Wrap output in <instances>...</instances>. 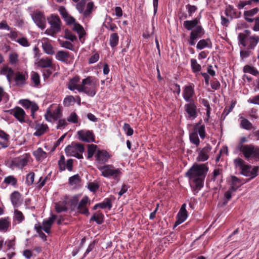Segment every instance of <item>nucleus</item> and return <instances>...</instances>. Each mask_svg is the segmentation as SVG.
<instances>
[{
    "label": "nucleus",
    "mask_w": 259,
    "mask_h": 259,
    "mask_svg": "<svg viewBox=\"0 0 259 259\" xmlns=\"http://www.w3.org/2000/svg\"><path fill=\"white\" fill-rule=\"evenodd\" d=\"M72 29L73 30L77 32V33H78V34L79 35V38L80 41L82 43H83L84 40L83 36L84 35L85 32H84V30L82 26H81L78 23H75L73 25V27Z\"/></svg>",
    "instance_id": "nucleus-37"
},
{
    "label": "nucleus",
    "mask_w": 259,
    "mask_h": 259,
    "mask_svg": "<svg viewBox=\"0 0 259 259\" xmlns=\"http://www.w3.org/2000/svg\"><path fill=\"white\" fill-rule=\"evenodd\" d=\"M123 129L127 136H131L133 135L134 131L129 124L125 123L123 126Z\"/></svg>",
    "instance_id": "nucleus-57"
},
{
    "label": "nucleus",
    "mask_w": 259,
    "mask_h": 259,
    "mask_svg": "<svg viewBox=\"0 0 259 259\" xmlns=\"http://www.w3.org/2000/svg\"><path fill=\"white\" fill-rule=\"evenodd\" d=\"M98 169L101 172L102 176L107 178H112L118 182L122 174L121 169L116 168L112 164H104L97 166Z\"/></svg>",
    "instance_id": "nucleus-3"
},
{
    "label": "nucleus",
    "mask_w": 259,
    "mask_h": 259,
    "mask_svg": "<svg viewBox=\"0 0 259 259\" xmlns=\"http://www.w3.org/2000/svg\"><path fill=\"white\" fill-rule=\"evenodd\" d=\"M191 66L192 71L195 73L199 72L201 69V65L197 63V60L195 59L191 60Z\"/></svg>",
    "instance_id": "nucleus-47"
},
{
    "label": "nucleus",
    "mask_w": 259,
    "mask_h": 259,
    "mask_svg": "<svg viewBox=\"0 0 259 259\" xmlns=\"http://www.w3.org/2000/svg\"><path fill=\"white\" fill-rule=\"evenodd\" d=\"M248 103L259 105V94L249 98L247 100Z\"/></svg>",
    "instance_id": "nucleus-64"
},
{
    "label": "nucleus",
    "mask_w": 259,
    "mask_h": 259,
    "mask_svg": "<svg viewBox=\"0 0 259 259\" xmlns=\"http://www.w3.org/2000/svg\"><path fill=\"white\" fill-rule=\"evenodd\" d=\"M242 127L247 130H251L252 128V123L247 119L244 118L241 121Z\"/></svg>",
    "instance_id": "nucleus-52"
},
{
    "label": "nucleus",
    "mask_w": 259,
    "mask_h": 259,
    "mask_svg": "<svg viewBox=\"0 0 259 259\" xmlns=\"http://www.w3.org/2000/svg\"><path fill=\"white\" fill-rule=\"evenodd\" d=\"M100 149L98 148L97 146L94 144H91L88 145V158H92L93 155H96V153Z\"/></svg>",
    "instance_id": "nucleus-42"
},
{
    "label": "nucleus",
    "mask_w": 259,
    "mask_h": 259,
    "mask_svg": "<svg viewBox=\"0 0 259 259\" xmlns=\"http://www.w3.org/2000/svg\"><path fill=\"white\" fill-rule=\"evenodd\" d=\"M186 204H183L177 214V221L176 222V225H178L184 222L187 218L188 214L187 211L186 209Z\"/></svg>",
    "instance_id": "nucleus-28"
},
{
    "label": "nucleus",
    "mask_w": 259,
    "mask_h": 259,
    "mask_svg": "<svg viewBox=\"0 0 259 259\" xmlns=\"http://www.w3.org/2000/svg\"><path fill=\"white\" fill-rule=\"evenodd\" d=\"M31 18L36 25L41 29H44L46 26V21L44 14L35 11L31 14Z\"/></svg>",
    "instance_id": "nucleus-13"
},
{
    "label": "nucleus",
    "mask_w": 259,
    "mask_h": 259,
    "mask_svg": "<svg viewBox=\"0 0 259 259\" xmlns=\"http://www.w3.org/2000/svg\"><path fill=\"white\" fill-rule=\"evenodd\" d=\"M97 80L93 76H88L82 80L81 92L84 93L89 96H94L97 92Z\"/></svg>",
    "instance_id": "nucleus-5"
},
{
    "label": "nucleus",
    "mask_w": 259,
    "mask_h": 259,
    "mask_svg": "<svg viewBox=\"0 0 259 259\" xmlns=\"http://www.w3.org/2000/svg\"><path fill=\"white\" fill-rule=\"evenodd\" d=\"M35 174L34 172H30L27 175L26 182L28 185H32L34 180Z\"/></svg>",
    "instance_id": "nucleus-62"
},
{
    "label": "nucleus",
    "mask_w": 259,
    "mask_h": 259,
    "mask_svg": "<svg viewBox=\"0 0 259 259\" xmlns=\"http://www.w3.org/2000/svg\"><path fill=\"white\" fill-rule=\"evenodd\" d=\"M111 207L112 204L110 200L108 198H107L102 202L95 204L93 207V209L96 210L98 208H100L102 209L108 208V209H110Z\"/></svg>",
    "instance_id": "nucleus-40"
},
{
    "label": "nucleus",
    "mask_w": 259,
    "mask_h": 259,
    "mask_svg": "<svg viewBox=\"0 0 259 259\" xmlns=\"http://www.w3.org/2000/svg\"><path fill=\"white\" fill-rule=\"evenodd\" d=\"M10 136L0 130V145L2 148H5L8 147L9 143Z\"/></svg>",
    "instance_id": "nucleus-35"
},
{
    "label": "nucleus",
    "mask_w": 259,
    "mask_h": 259,
    "mask_svg": "<svg viewBox=\"0 0 259 259\" xmlns=\"http://www.w3.org/2000/svg\"><path fill=\"white\" fill-rule=\"evenodd\" d=\"M110 45L112 48L116 47L118 44L119 37L116 33H112L110 36Z\"/></svg>",
    "instance_id": "nucleus-45"
},
{
    "label": "nucleus",
    "mask_w": 259,
    "mask_h": 259,
    "mask_svg": "<svg viewBox=\"0 0 259 259\" xmlns=\"http://www.w3.org/2000/svg\"><path fill=\"white\" fill-rule=\"evenodd\" d=\"M19 103L26 109H30L31 116L33 119L35 118L34 113L38 109V106L36 103L28 99H22L19 101Z\"/></svg>",
    "instance_id": "nucleus-17"
},
{
    "label": "nucleus",
    "mask_w": 259,
    "mask_h": 259,
    "mask_svg": "<svg viewBox=\"0 0 259 259\" xmlns=\"http://www.w3.org/2000/svg\"><path fill=\"white\" fill-rule=\"evenodd\" d=\"M204 34V30L201 25L197 26L195 29H193L190 34V38L188 42L190 46H194L196 40L199 38L202 37Z\"/></svg>",
    "instance_id": "nucleus-12"
},
{
    "label": "nucleus",
    "mask_w": 259,
    "mask_h": 259,
    "mask_svg": "<svg viewBox=\"0 0 259 259\" xmlns=\"http://www.w3.org/2000/svg\"><path fill=\"white\" fill-rule=\"evenodd\" d=\"M65 153L68 156H74L78 159L83 158L82 153L84 151V148L81 144L77 143H72L66 147Z\"/></svg>",
    "instance_id": "nucleus-10"
},
{
    "label": "nucleus",
    "mask_w": 259,
    "mask_h": 259,
    "mask_svg": "<svg viewBox=\"0 0 259 259\" xmlns=\"http://www.w3.org/2000/svg\"><path fill=\"white\" fill-rule=\"evenodd\" d=\"M58 165L61 170H64L67 169L68 170L71 171L72 170L73 160L69 159L65 161V157L61 155L58 161Z\"/></svg>",
    "instance_id": "nucleus-23"
},
{
    "label": "nucleus",
    "mask_w": 259,
    "mask_h": 259,
    "mask_svg": "<svg viewBox=\"0 0 259 259\" xmlns=\"http://www.w3.org/2000/svg\"><path fill=\"white\" fill-rule=\"evenodd\" d=\"M44 51L48 55H53L55 53L53 47L51 44V40L46 37H43L39 40Z\"/></svg>",
    "instance_id": "nucleus-25"
},
{
    "label": "nucleus",
    "mask_w": 259,
    "mask_h": 259,
    "mask_svg": "<svg viewBox=\"0 0 259 259\" xmlns=\"http://www.w3.org/2000/svg\"><path fill=\"white\" fill-rule=\"evenodd\" d=\"M258 9L257 8H253L251 10L246 11L244 12V16H253L254 15L257 13Z\"/></svg>",
    "instance_id": "nucleus-60"
},
{
    "label": "nucleus",
    "mask_w": 259,
    "mask_h": 259,
    "mask_svg": "<svg viewBox=\"0 0 259 259\" xmlns=\"http://www.w3.org/2000/svg\"><path fill=\"white\" fill-rule=\"evenodd\" d=\"M29 158L30 156L27 154L16 157L12 160V166L13 168H22L27 164Z\"/></svg>",
    "instance_id": "nucleus-15"
},
{
    "label": "nucleus",
    "mask_w": 259,
    "mask_h": 259,
    "mask_svg": "<svg viewBox=\"0 0 259 259\" xmlns=\"http://www.w3.org/2000/svg\"><path fill=\"white\" fill-rule=\"evenodd\" d=\"M0 73L2 75H6L9 82L11 81L13 76L15 75L13 70L7 66L3 67L0 70Z\"/></svg>",
    "instance_id": "nucleus-39"
},
{
    "label": "nucleus",
    "mask_w": 259,
    "mask_h": 259,
    "mask_svg": "<svg viewBox=\"0 0 259 259\" xmlns=\"http://www.w3.org/2000/svg\"><path fill=\"white\" fill-rule=\"evenodd\" d=\"M30 122L29 125L34 128L35 132L34 133L33 135L36 137L44 135L48 130V127L47 124H42L40 123H36L35 125L31 124Z\"/></svg>",
    "instance_id": "nucleus-24"
},
{
    "label": "nucleus",
    "mask_w": 259,
    "mask_h": 259,
    "mask_svg": "<svg viewBox=\"0 0 259 259\" xmlns=\"http://www.w3.org/2000/svg\"><path fill=\"white\" fill-rule=\"evenodd\" d=\"M198 133L201 139H204L206 136L205 126L204 124H201L200 122L194 125L193 130L189 134L190 142L196 146H198L200 142L198 136Z\"/></svg>",
    "instance_id": "nucleus-6"
},
{
    "label": "nucleus",
    "mask_w": 259,
    "mask_h": 259,
    "mask_svg": "<svg viewBox=\"0 0 259 259\" xmlns=\"http://www.w3.org/2000/svg\"><path fill=\"white\" fill-rule=\"evenodd\" d=\"M104 215L99 211H97L91 218V221H95L98 224H101L103 222Z\"/></svg>",
    "instance_id": "nucleus-43"
},
{
    "label": "nucleus",
    "mask_w": 259,
    "mask_h": 259,
    "mask_svg": "<svg viewBox=\"0 0 259 259\" xmlns=\"http://www.w3.org/2000/svg\"><path fill=\"white\" fill-rule=\"evenodd\" d=\"M86 4L85 0H80L79 2L77 3L76 5V9L80 14H83L84 12V9Z\"/></svg>",
    "instance_id": "nucleus-51"
},
{
    "label": "nucleus",
    "mask_w": 259,
    "mask_h": 259,
    "mask_svg": "<svg viewBox=\"0 0 259 259\" xmlns=\"http://www.w3.org/2000/svg\"><path fill=\"white\" fill-rule=\"evenodd\" d=\"M94 7V3L92 2H89L87 4L85 10L83 12V16L85 17H88L92 13Z\"/></svg>",
    "instance_id": "nucleus-49"
},
{
    "label": "nucleus",
    "mask_w": 259,
    "mask_h": 259,
    "mask_svg": "<svg viewBox=\"0 0 259 259\" xmlns=\"http://www.w3.org/2000/svg\"><path fill=\"white\" fill-rule=\"evenodd\" d=\"M211 46L212 44L210 39H203L198 42L196 45V48L198 50H202L205 48H211Z\"/></svg>",
    "instance_id": "nucleus-38"
},
{
    "label": "nucleus",
    "mask_w": 259,
    "mask_h": 259,
    "mask_svg": "<svg viewBox=\"0 0 259 259\" xmlns=\"http://www.w3.org/2000/svg\"><path fill=\"white\" fill-rule=\"evenodd\" d=\"M9 61L11 64L16 65L18 61V55L16 53H11L9 55Z\"/></svg>",
    "instance_id": "nucleus-53"
},
{
    "label": "nucleus",
    "mask_w": 259,
    "mask_h": 259,
    "mask_svg": "<svg viewBox=\"0 0 259 259\" xmlns=\"http://www.w3.org/2000/svg\"><path fill=\"white\" fill-rule=\"evenodd\" d=\"M61 46L65 48L66 49H67L68 50L74 51V47L73 45L69 41H63L61 43Z\"/></svg>",
    "instance_id": "nucleus-59"
},
{
    "label": "nucleus",
    "mask_w": 259,
    "mask_h": 259,
    "mask_svg": "<svg viewBox=\"0 0 259 259\" xmlns=\"http://www.w3.org/2000/svg\"><path fill=\"white\" fill-rule=\"evenodd\" d=\"M24 219L23 213L18 210L14 211V220L18 223L21 222Z\"/></svg>",
    "instance_id": "nucleus-54"
},
{
    "label": "nucleus",
    "mask_w": 259,
    "mask_h": 259,
    "mask_svg": "<svg viewBox=\"0 0 259 259\" xmlns=\"http://www.w3.org/2000/svg\"><path fill=\"white\" fill-rule=\"evenodd\" d=\"M243 71L245 73H249L253 75H257L259 73L258 71L256 68L248 65H246L244 66L243 67Z\"/></svg>",
    "instance_id": "nucleus-46"
},
{
    "label": "nucleus",
    "mask_w": 259,
    "mask_h": 259,
    "mask_svg": "<svg viewBox=\"0 0 259 259\" xmlns=\"http://www.w3.org/2000/svg\"><path fill=\"white\" fill-rule=\"evenodd\" d=\"M67 121L73 123L78 122V116L75 112H72L67 118Z\"/></svg>",
    "instance_id": "nucleus-56"
},
{
    "label": "nucleus",
    "mask_w": 259,
    "mask_h": 259,
    "mask_svg": "<svg viewBox=\"0 0 259 259\" xmlns=\"http://www.w3.org/2000/svg\"><path fill=\"white\" fill-rule=\"evenodd\" d=\"M10 113L20 123L26 122L27 115L25 111L22 108L15 107L11 110Z\"/></svg>",
    "instance_id": "nucleus-18"
},
{
    "label": "nucleus",
    "mask_w": 259,
    "mask_h": 259,
    "mask_svg": "<svg viewBox=\"0 0 259 259\" xmlns=\"http://www.w3.org/2000/svg\"><path fill=\"white\" fill-rule=\"evenodd\" d=\"M35 64L41 68H50L52 69L55 70L57 67H59L58 65L53 63V60L48 57H42Z\"/></svg>",
    "instance_id": "nucleus-20"
},
{
    "label": "nucleus",
    "mask_w": 259,
    "mask_h": 259,
    "mask_svg": "<svg viewBox=\"0 0 259 259\" xmlns=\"http://www.w3.org/2000/svg\"><path fill=\"white\" fill-rule=\"evenodd\" d=\"M238 39L240 44L248 50H253L259 42L258 36H247L244 34H239Z\"/></svg>",
    "instance_id": "nucleus-9"
},
{
    "label": "nucleus",
    "mask_w": 259,
    "mask_h": 259,
    "mask_svg": "<svg viewBox=\"0 0 259 259\" xmlns=\"http://www.w3.org/2000/svg\"><path fill=\"white\" fill-rule=\"evenodd\" d=\"M211 149L212 147L209 144H207L203 148L200 149L198 152L197 160L200 161H205L207 160L209 158Z\"/></svg>",
    "instance_id": "nucleus-21"
},
{
    "label": "nucleus",
    "mask_w": 259,
    "mask_h": 259,
    "mask_svg": "<svg viewBox=\"0 0 259 259\" xmlns=\"http://www.w3.org/2000/svg\"><path fill=\"white\" fill-rule=\"evenodd\" d=\"M75 102V99L72 96H67L63 101V104L65 106H70Z\"/></svg>",
    "instance_id": "nucleus-48"
},
{
    "label": "nucleus",
    "mask_w": 259,
    "mask_h": 259,
    "mask_svg": "<svg viewBox=\"0 0 259 259\" xmlns=\"http://www.w3.org/2000/svg\"><path fill=\"white\" fill-rule=\"evenodd\" d=\"M80 78L76 76L70 79L68 83V88L72 91L77 90L78 92L81 93L80 89H81V83L79 84Z\"/></svg>",
    "instance_id": "nucleus-27"
},
{
    "label": "nucleus",
    "mask_w": 259,
    "mask_h": 259,
    "mask_svg": "<svg viewBox=\"0 0 259 259\" xmlns=\"http://www.w3.org/2000/svg\"><path fill=\"white\" fill-rule=\"evenodd\" d=\"M234 163L236 167H239L241 170L240 174L246 176L250 177L246 182H249L251 179L255 178L258 175V167L254 166L252 167L250 164H246L245 162L241 158H237L234 160Z\"/></svg>",
    "instance_id": "nucleus-2"
},
{
    "label": "nucleus",
    "mask_w": 259,
    "mask_h": 259,
    "mask_svg": "<svg viewBox=\"0 0 259 259\" xmlns=\"http://www.w3.org/2000/svg\"><path fill=\"white\" fill-rule=\"evenodd\" d=\"M56 219V216L52 215L51 217L48 218L47 220H44L42 222L41 230H43L47 233L50 232V229L52 225Z\"/></svg>",
    "instance_id": "nucleus-29"
},
{
    "label": "nucleus",
    "mask_w": 259,
    "mask_h": 259,
    "mask_svg": "<svg viewBox=\"0 0 259 259\" xmlns=\"http://www.w3.org/2000/svg\"><path fill=\"white\" fill-rule=\"evenodd\" d=\"M80 181V177L77 174L71 177L69 179V183L71 185H75L79 184Z\"/></svg>",
    "instance_id": "nucleus-55"
},
{
    "label": "nucleus",
    "mask_w": 259,
    "mask_h": 259,
    "mask_svg": "<svg viewBox=\"0 0 259 259\" xmlns=\"http://www.w3.org/2000/svg\"><path fill=\"white\" fill-rule=\"evenodd\" d=\"M242 180L235 176H232L230 183L231 190L232 191H236L242 184L246 182V181L242 182Z\"/></svg>",
    "instance_id": "nucleus-32"
},
{
    "label": "nucleus",
    "mask_w": 259,
    "mask_h": 259,
    "mask_svg": "<svg viewBox=\"0 0 259 259\" xmlns=\"http://www.w3.org/2000/svg\"><path fill=\"white\" fill-rule=\"evenodd\" d=\"M33 153L37 160H42L47 157V153L43 151L41 148H38Z\"/></svg>",
    "instance_id": "nucleus-41"
},
{
    "label": "nucleus",
    "mask_w": 259,
    "mask_h": 259,
    "mask_svg": "<svg viewBox=\"0 0 259 259\" xmlns=\"http://www.w3.org/2000/svg\"><path fill=\"white\" fill-rule=\"evenodd\" d=\"M11 226V221L9 218L0 219V232H6Z\"/></svg>",
    "instance_id": "nucleus-34"
},
{
    "label": "nucleus",
    "mask_w": 259,
    "mask_h": 259,
    "mask_svg": "<svg viewBox=\"0 0 259 259\" xmlns=\"http://www.w3.org/2000/svg\"><path fill=\"white\" fill-rule=\"evenodd\" d=\"M208 170L205 164H195L186 172V176L188 177L190 187L193 191L197 192L202 188Z\"/></svg>",
    "instance_id": "nucleus-1"
},
{
    "label": "nucleus",
    "mask_w": 259,
    "mask_h": 259,
    "mask_svg": "<svg viewBox=\"0 0 259 259\" xmlns=\"http://www.w3.org/2000/svg\"><path fill=\"white\" fill-rule=\"evenodd\" d=\"M111 155L109 153L104 150H99L96 153L95 161L97 166L99 165H104L106 162L110 158Z\"/></svg>",
    "instance_id": "nucleus-14"
},
{
    "label": "nucleus",
    "mask_w": 259,
    "mask_h": 259,
    "mask_svg": "<svg viewBox=\"0 0 259 259\" xmlns=\"http://www.w3.org/2000/svg\"><path fill=\"white\" fill-rule=\"evenodd\" d=\"M69 57V53L64 51H59L56 54L57 60L66 63L68 62Z\"/></svg>",
    "instance_id": "nucleus-36"
},
{
    "label": "nucleus",
    "mask_w": 259,
    "mask_h": 259,
    "mask_svg": "<svg viewBox=\"0 0 259 259\" xmlns=\"http://www.w3.org/2000/svg\"><path fill=\"white\" fill-rule=\"evenodd\" d=\"M240 151L246 159L253 158L255 161H259V147L253 145H241Z\"/></svg>",
    "instance_id": "nucleus-8"
},
{
    "label": "nucleus",
    "mask_w": 259,
    "mask_h": 259,
    "mask_svg": "<svg viewBox=\"0 0 259 259\" xmlns=\"http://www.w3.org/2000/svg\"><path fill=\"white\" fill-rule=\"evenodd\" d=\"M30 78L34 86L37 87L40 84V76L38 73L32 71L30 74Z\"/></svg>",
    "instance_id": "nucleus-44"
},
{
    "label": "nucleus",
    "mask_w": 259,
    "mask_h": 259,
    "mask_svg": "<svg viewBox=\"0 0 259 259\" xmlns=\"http://www.w3.org/2000/svg\"><path fill=\"white\" fill-rule=\"evenodd\" d=\"M47 21L50 27L45 30V33L54 36L61 31V21L59 16L54 14L48 17Z\"/></svg>",
    "instance_id": "nucleus-7"
},
{
    "label": "nucleus",
    "mask_w": 259,
    "mask_h": 259,
    "mask_svg": "<svg viewBox=\"0 0 259 259\" xmlns=\"http://www.w3.org/2000/svg\"><path fill=\"white\" fill-rule=\"evenodd\" d=\"M28 77L27 71H17L15 73L14 79L17 86L22 87L26 83Z\"/></svg>",
    "instance_id": "nucleus-19"
},
{
    "label": "nucleus",
    "mask_w": 259,
    "mask_h": 259,
    "mask_svg": "<svg viewBox=\"0 0 259 259\" xmlns=\"http://www.w3.org/2000/svg\"><path fill=\"white\" fill-rule=\"evenodd\" d=\"M17 180L13 176H9L5 178L4 183L8 185H11L14 186L16 185Z\"/></svg>",
    "instance_id": "nucleus-50"
},
{
    "label": "nucleus",
    "mask_w": 259,
    "mask_h": 259,
    "mask_svg": "<svg viewBox=\"0 0 259 259\" xmlns=\"http://www.w3.org/2000/svg\"><path fill=\"white\" fill-rule=\"evenodd\" d=\"M78 196H74L70 200L71 207L72 208L76 207L78 211L87 215L89 214L88 207L91 204V201L87 196H84L81 200L78 202Z\"/></svg>",
    "instance_id": "nucleus-4"
},
{
    "label": "nucleus",
    "mask_w": 259,
    "mask_h": 259,
    "mask_svg": "<svg viewBox=\"0 0 259 259\" xmlns=\"http://www.w3.org/2000/svg\"><path fill=\"white\" fill-rule=\"evenodd\" d=\"M182 95L186 102H193V97L195 95L194 85L190 84L185 85L183 88Z\"/></svg>",
    "instance_id": "nucleus-16"
},
{
    "label": "nucleus",
    "mask_w": 259,
    "mask_h": 259,
    "mask_svg": "<svg viewBox=\"0 0 259 259\" xmlns=\"http://www.w3.org/2000/svg\"><path fill=\"white\" fill-rule=\"evenodd\" d=\"M62 116L61 109L58 105H51L47 110L45 115L46 119L48 121L57 120Z\"/></svg>",
    "instance_id": "nucleus-11"
},
{
    "label": "nucleus",
    "mask_w": 259,
    "mask_h": 259,
    "mask_svg": "<svg viewBox=\"0 0 259 259\" xmlns=\"http://www.w3.org/2000/svg\"><path fill=\"white\" fill-rule=\"evenodd\" d=\"M77 134L79 136V138L80 140L87 142H91L94 141V136L93 133L87 130H81L77 132Z\"/></svg>",
    "instance_id": "nucleus-26"
},
{
    "label": "nucleus",
    "mask_w": 259,
    "mask_h": 259,
    "mask_svg": "<svg viewBox=\"0 0 259 259\" xmlns=\"http://www.w3.org/2000/svg\"><path fill=\"white\" fill-rule=\"evenodd\" d=\"M199 22V19L196 18L192 20L185 21L183 23V26L187 30H192L197 26H199L198 25Z\"/></svg>",
    "instance_id": "nucleus-33"
},
{
    "label": "nucleus",
    "mask_w": 259,
    "mask_h": 259,
    "mask_svg": "<svg viewBox=\"0 0 259 259\" xmlns=\"http://www.w3.org/2000/svg\"><path fill=\"white\" fill-rule=\"evenodd\" d=\"M252 52L251 50H248L247 49L240 51V56L242 60L246 59L248 57Z\"/></svg>",
    "instance_id": "nucleus-58"
},
{
    "label": "nucleus",
    "mask_w": 259,
    "mask_h": 259,
    "mask_svg": "<svg viewBox=\"0 0 259 259\" xmlns=\"http://www.w3.org/2000/svg\"><path fill=\"white\" fill-rule=\"evenodd\" d=\"M11 200L14 207H18L22 203L21 195L18 191H14L11 195Z\"/></svg>",
    "instance_id": "nucleus-31"
},
{
    "label": "nucleus",
    "mask_w": 259,
    "mask_h": 259,
    "mask_svg": "<svg viewBox=\"0 0 259 259\" xmlns=\"http://www.w3.org/2000/svg\"><path fill=\"white\" fill-rule=\"evenodd\" d=\"M68 202V198L67 197H65L62 199L61 200L58 202L55 203V209L56 211L58 212H61L67 210V204Z\"/></svg>",
    "instance_id": "nucleus-30"
},
{
    "label": "nucleus",
    "mask_w": 259,
    "mask_h": 259,
    "mask_svg": "<svg viewBox=\"0 0 259 259\" xmlns=\"http://www.w3.org/2000/svg\"><path fill=\"white\" fill-rule=\"evenodd\" d=\"M18 43L21 45L23 47H28L30 45V44L28 41L27 38L25 37H21L20 38L16 40Z\"/></svg>",
    "instance_id": "nucleus-61"
},
{
    "label": "nucleus",
    "mask_w": 259,
    "mask_h": 259,
    "mask_svg": "<svg viewBox=\"0 0 259 259\" xmlns=\"http://www.w3.org/2000/svg\"><path fill=\"white\" fill-rule=\"evenodd\" d=\"M186 7L189 16H192L193 14L194 13L197 9L196 6L190 5H187Z\"/></svg>",
    "instance_id": "nucleus-63"
},
{
    "label": "nucleus",
    "mask_w": 259,
    "mask_h": 259,
    "mask_svg": "<svg viewBox=\"0 0 259 259\" xmlns=\"http://www.w3.org/2000/svg\"><path fill=\"white\" fill-rule=\"evenodd\" d=\"M185 110L188 114V118L194 119L197 117V107L194 102H190L185 105Z\"/></svg>",
    "instance_id": "nucleus-22"
}]
</instances>
